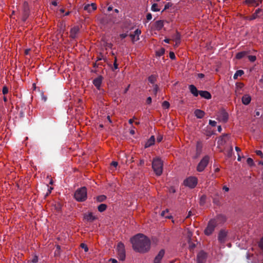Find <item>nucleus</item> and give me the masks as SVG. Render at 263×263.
<instances>
[{
	"instance_id": "obj_1",
	"label": "nucleus",
	"mask_w": 263,
	"mask_h": 263,
	"mask_svg": "<svg viewBox=\"0 0 263 263\" xmlns=\"http://www.w3.org/2000/svg\"><path fill=\"white\" fill-rule=\"evenodd\" d=\"M133 249L136 252L144 253L151 248L150 240L142 234H138L131 238Z\"/></svg>"
},
{
	"instance_id": "obj_2",
	"label": "nucleus",
	"mask_w": 263,
	"mask_h": 263,
	"mask_svg": "<svg viewBox=\"0 0 263 263\" xmlns=\"http://www.w3.org/2000/svg\"><path fill=\"white\" fill-rule=\"evenodd\" d=\"M75 199L79 202H83L87 199V189L83 186L78 189L74 194Z\"/></svg>"
},
{
	"instance_id": "obj_3",
	"label": "nucleus",
	"mask_w": 263,
	"mask_h": 263,
	"mask_svg": "<svg viewBox=\"0 0 263 263\" xmlns=\"http://www.w3.org/2000/svg\"><path fill=\"white\" fill-rule=\"evenodd\" d=\"M152 167L156 175L160 176L163 170V163L161 160L159 158L154 159L152 162Z\"/></svg>"
},
{
	"instance_id": "obj_4",
	"label": "nucleus",
	"mask_w": 263,
	"mask_h": 263,
	"mask_svg": "<svg viewBox=\"0 0 263 263\" xmlns=\"http://www.w3.org/2000/svg\"><path fill=\"white\" fill-rule=\"evenodd\" d=\"M210 157L208 156H205L199 162L197 166V171L199 172H202L209 164Z\"/></svg>"
},
{
	"instance_id": "obj_5",
	"label": "nucleus",
	"mask_w": 263,
	"mask_h": 263,
	"mask_svg": "<svg viewBox=\"0 0 263 263\" xmlns=\"http://www.w3.org/2000/svg\"><path fill=\"white\" fill-rule=\"evenodd\" d=\"M197 182L198 179L197 177L191 176L184 180V184L191 189H193L196 186Z\"/></svg>"
},
{
	"instance_id": "obj_6",
	"label": "nucleus",
	"mask_w": 263,
	"mask_h": 263,
	"mask_svg": "<svg viewBox=\"0 0 263 263\" xmlns=\"http://www.w3.org/2000/svg\"><path fill=\"white\" fill-rule=\"evenodd\" d=\"M217 226V222L215 220H211L209 221L208 224L204 230V234L206 235H211L214 231Z\"/></svg>"
},
{
	"instance_id": "obj_7",
	"label": "nucleus",
	"mask_w": 263,
	"mask_h": 263,
	"mask_svg": "<svg viewBox=\"0 0 263 263\" xmlns=\"http://www.w3.org/2000/svg\"><path fill=\"white\" fill-rule=\"evenodd\" d=\"M117 250L119 259L122 261L124 260L125 258V251L124 244L122 242L118 243Z\"/></svg>"
},
{
	"instance_id": "obj_8",
	"label": "nucleus",
	"mask_w": 263,
	"mask_h": 263,
	"mask_svg": "<svg viewBox=\"0 0 263 263\" xmlns=\"http://www.w3.org/2000/svg\"><path fill=\"white\" fill-rule=\"evenodd\" d=\"M217 119L220 121L226 123L228 120L229 115L224 109H222L217 112Z\"/></svg>"
},
{
	"instance_id": "obj_9",
	"label": "nucleus",
	"mask_w": 263,
	"mask_h": 263,
	"mask_svg": "<svg viewBox=\"0 0 263 263\" xmlns=\"http://www.w3.org/2000/svg\"><path fill=\"white\" fill-rule=\"evenodd\" d=\"M30 14V10L27 2H25L23 4L22 21L25 22L28 17Z\"/></svg>"
},
{
	"instance_id": "obj_10",
	"label": "nucleus",
	"mask_w": 263,
	"mask_h": 263,
	"mask_svg": "<svg viewBox=\"0 0 263 263\" xmlns=\"http://www.w3.org/2000/svg\"><path fill=\"white\" fill-rule=\"evenodd\" d=\"M228 232L224 230H221L218 235V240L221 243H224L227 240Z\"/></svg>"
},
{
	"instance_id": "obj_11",
	"label": "nucleus",
	"mask_w": 263,
	"mask_h": 263,
	"mask_svg": "<svg viewBox=\"0 0 263 263\" xmlns=\"http://www.w3.org/2000/svg\"><path fill=\"white\" fill-rule=\"evenodd\" d=\"M207 258V254L203 251H200L197 254V263H205Z\"/></svg>"
},
{
	"instance_id": "obj_12",
	"label": "nucleus",
	"mask_w": 263,
	"mask_h": 263,
	"mask_svg": "<svg viewBox=\"0 0 263 263\" xmlns=\"http://www.w3.org/2000/svg\"><path fill=\"white\" fill-rule=\"evenodd\" d=\"M165 254V250L161 249L154 259V263H161V260Z\"/></svg>"
},
{
	"instance_id": "obj_13",
	"label": "nucleus",
	"mask_w": 263,
	"mask_h": 263,
	"mask_svg": "<svg viewBox=\"0 0 263 263\" xmlns=\"http://www.w3.org/2000/svg\"><path fill=\"white\" fill-rule=\"evenodd\" d=\"M103 79V77L102 76H99L97 78H95L92 81L93 84L98 90L100 89Z\"/></svg>"
},
{
	"instance_id": "obj_14",
	"label": "nucleus",
	"mask_w": 263,
	"mask_h": 263,
	"mask_svg": "<svg viewBox=\"0 0 263 263\" xmlns=\"http://www.w3.org/2000/svg\"><path fill=\"white\" fill-rule=\"evenodd\" d=\"M141 31L140 29H137L133 34H130L129 36L132 39L133 42L135 40L138 41L139 40V35L141 34Z\"/></svg>"
},
{
	"instance_id": "obj_15",
	"label": "nucleus",
	"mask_w": 263,
	"mask_h": 263,
	"mask_svg": "<svg viewBox=\"0 0 263 263\" xmlns=\"http://www.w3.org/2000/svg\"><path fill=\"white\" fill-rule=\"evenodd\" d=\"M96 9L97 6L95 3H91V4H87L85 5L84 7V9L89 13L91 12L92 11L95 10Z\"/></svg>"
},
{
	"instance_id": "obj_16",
	"label": "nucleus",
	"mask_w": 263,
	"mask_h": 263,
	"mask_svg": "<svg viewBox=\"0 0 263 263\" xmlns=\"http://www.w3.org/2000/svg\"><path fill=\"white\" fill-rule=\"evenodd\" d=\"M229 135L228 134H223L220 136L218 140V144L219 145H223L226 143L227 140L228 139Z\"/></svg>"
},
{
	"instance_id": "obj_17",
	"label": "nucleus",
	"mask_w": 263,
	"mask_h": 263,
	"mask_svg": "<svg viewBox=\"0 0 263 263\" xmlns=\"http://www.w3.org/2000/svg\"><path fill=\"white\" fill-rule=\"evenodd\" d=\"M164 26V21L162 20L157 21L154 24V29L156 30L159 31Z\"/></svg>"
},
{
	"instance_id": "obj_18",
	"label": "nucleus",
	"mask_w": 263,
	"mask_h": 263,
	"mask_svg": "<svg viewBox=\"0 0 263 263\" xmlns=\"http://www.w3.org/2000/svg\"><path fill=\"white\" fill-rule=\"evenodd\" d=\"M79 32V28L78 26H75L71 29L70 32V36L72 39H75L77 37V35Z\"/></svg>"
},
{
	"instance_id": "obj_19",
	"label": "nucleus",
	"mask_w": 263,
	"mask_h": 263,
	"mask_svg": "<svg viewBox=\"0 0 263 263\" xmlns=\"http://www.w3.org/2000/svg\"><path fill=\"white\" fill-rule=\"evenodd\" d=\"M84 217L86 220L90 222L93 221L97 218V217L93 215L92 213H89L87 214H85Z\"/></svg>"
},
{
	"instance_id": "obj_20",
	"label": "nucleus",
	"mask_w": 263,
	"mask_h": 263,
	"mask_svg": "<svg viewBox=\"0 0 263 263\" xmlns=\"http://www.w3.org/2000/svg\"><path fill=\"white\" fill-rule=\"evenodd\" d=\"M173 40L175 42V46H178L180 43L181 34L178 31L172 36Z\"/></svg>"
},
{
	"instance_id": "obj_21",
	"label": "nucleus",
	"mask_w": 263,
	"mask_h": 263,
	"mask_svg": "<svg viewBox=\"0 0 263 263\" xmlns=\"http://www.w3.org/2000/svg\"><path fill=\"white\" fill-rule=\"evenodd\" d=\"M199 95L202 97L206 99H210L212 98L211 93L206 90H200Z\"/></svg>"
},
{
	"instance_id": "obj_22",
	"label": "nucleus",
	"mask_w": 263,
	"mask_h": 263,
	"mask_svg": "<svg viewBox=\"0 0 263 263\" xmlns=\"http://www.w3.org/2000/svg\"><path fill=\"white\" fill-rule=\"evenodd\" d=\"M242 102L244 105H248L251 101V97L249 95H245L242 97Z\"/></svg>"
},
{
	"instance_id": "obj_23",
	"label": "nucleus",
	"mask_w": 263,
	"mask_h": 263,
	"mask_svg": "<svg viewBox=\"0 0 263 263\" xmlns=\"http://www.w3.org/2000/svg\"><path fill=\"white\" fill-rule=\"evenodd\" d=\"M189 89L194 96L197 97L198 95H199L200 90H198L197 88L194 85H190L189 86Z\"/></svg>"
},
{
	"instance_id": "obj_24",
	"label": "nucleus",
	"mask_w": 263,
	"mask_h": 263,
	"mask_svg": "<svg viewBox=\"0 0 263 263\" xmlns=\"http://www.w3.org/2000/svg\"><path fill=\"white\" fill-rule=\"evenodd\" d=\"M262 12V9L258 8L256 10L255 12L249 17L248 20L250 21L254 20L259 17V14Z\"/></svg>"
},
{
	"instance_id": "obj_25",
	"label": "nucleus",
	"mask_w": 263,
	"mask_h": 263,
	"mask_svg": "<svg viewBox=\"0 0 263 263\" xmlns=\"http://www.w3.org/2000/svg\"><path fill=\"white\" fill-rule=\"evenodd\" d=\"M155 137L154 136H152L151 138L147 140V141L146 142L145 144V147L147 148L148 147H150L151 146L153 145L155 143Z\"/></svg>"
},
{
	"instance_id": "obj_26",
	"label": "nucleus",
	"mask_w": 263,
	"mask_h": 263,
	"mask_svg": "<svg viewBox=\"0 0 263 263\" xmlns=\"http://www.w3.org/2000/svg\"><path fill=\"white\" fill-rule=\"evenodd\" d=\"M195 116L198 119L202 118L205 114V112L200 109H196L195 111Z\"/></svg>"
},
{
	"instance_id": "obj_27",
	"label": "nucleus",
	"mask_w": 263,
	"mask_h": 263,
	"mask_svg": "<svg viewBox=\"0 0 263 263\" xmlns=\"http://www.w3.org/2000/svg\"><path fill=\"white\" fill-rule=\"evenodd\" d=\"M157 76L154 74H152L148 78V80L153 85L155 84V82L157 81Z\"/></svg>"
},
{
	"instance_id": "obj_28",
	"label": "nucleus",
	"mask_w": 263,
	"mask_h": 263,
	"mask_svg": "<svg viewBox=\"0 0 263 263\" xmlns=\"http://www.w3.org/2000/svg\"><path fill=\"white\" fill-rule=\"evenodd\" d=\"M107 209V205L105 204L102 203L100 204L98 207V210L100 212H103Z\"/></svg>"
},
{
	"instance_id": "obj_29",
	"label": "nucleus",
	"mask_w": 263,
	"mask_h": 263,
	"mask_svg": "<svg viewBox=\"0 0 263 263\" xmlns=\"http://www.w3.org/2000/svg\"><path fill=\"white\" fill-rule=\"evenodd\" d=\"M244 71L242 70H238L236 71V73L234 74L233 76L234 79H237L238 77H240L242 74H243Z\"/></svg>"
},
{
	"instance_id": "obj_30",
	"label": "nucleus",
	"mask_w": 263,
	"mask_h": 263,
	"mask_svg": "<svg viewBox=\"0 0 263 263\" xmlns=\"http://www.w3.org/2000/svg\"><path fill=\"white\" fill-rule=\"evenodd\" d=\"M246 54H247V52L246 51L239 52L237 53V54L236 55V58L237 59H241L242 58H243L246 55Z\"/></svg>"
},
{
	"instance_id": "obj_31",
	"label": "nucleus",
	"mask_w": 263,
	"mask_h": 263,
	"mask_svg": "<svg viewBox=\"0 0 263 263\" xmlns=\"http://www.w3.org/2000/svg\"><path fill=\"white\" fill-rule=\"evenodd\" d=\"M188 243H189V249L192 251L194 249V248L196 246V244L194 242H193L192 240H187Z\"/></svg>"
},
{
	"instance_id": "obj_32",
	"label": "nucleus",
	"mask_w": 263,
	"mask_h": 263,
	"mask_svg": "<svg viewBox=\"0 0 263 263\" xmlns=\"http://www.w3.org/2000/svg\"><path fill=\"white\" fill-rule=\"evenodd\" d=\"M168 210L166 209L164 211H163L161 213V216L164 217L166 218H171L172 217L171 216H169L168 214Z\"/></svg>"
},
{
	"instance_id": "obj_33",
	"label": "nucleus",
	"mask_w": 263,
	"mask_h": 263,
	"mask_svg": "<svg viewBox=\"0 0 263 263\" xmlns=\"http://www.w3.org/2000/svg\"><path fill=\"white\" fill-rule=\"evenodd\" d=\"M151 10L154 12H158L160 11V9L158 8V4L154 3L151 7Z\"/></svg>"
},
{
	"instance_id": "obj_34",
	"label": "nucleus",
	"mask_w": 263,
	"mask_h": 263,
	"mask_svg": "<svg viewBox=\"0 0 263 263\" xmlns=\"http://www.w3.org/2000/svg\"><path fill=\"white\" fill-rule=\"evenodd\" d=\"M165 49L163 48L156 51V55L158 57H161L164 54Z\"/></svg>"
},
{
	"instance_id": "obj_35",
	"label": "nucleus",
	"mask_w": 263,
	"mask_h": 263,
	"mask_svg": "<svg viewBox=\"0 0 263 263\" xmlns=\"http://www.w3.org/2000/svg\"><path fill=\"white\" fill-rule=\"evenodd\" d=\"M152 87H153V93L156 96L157 95V92L159 90V87L158 86V85L157 84H154Z\"/></svg>"
},
{
	"instance_id": "obj_36",
	"label": "nucleus",
	"mask_w": 263,
	"mask_h": 263,
	"mask_svg": "<svg viewBox=\"0 0 263 263\" xmlns=\"http://www.w3.org/2000/svg\"><path fill=\"white\" fill-rule=\"evenodd\" d=\"M106 199L105 195H100L97 197V200L98 202H103Z\"/></svg>"
},
{
	"instance_id": "obj_37",
	"label": "nucleus",
	"mask_w": 263,
	"mask_h": 263,
	"mask_svg": "<svg viewBox=\"0 0 263 263\" xmlns=\"http://www.w3.org/2000/svg\"><path fill=\"white\" fill-rule=\"evenodd\" d=\"M247 164L251 166H253L254 165L253 160L251 158H248L247 159Z\"/></svg>"
},
{
	"instance_id": "obj_38",
	"label": "nucleus",
	"mask_w": 263,
	"mask_h": 263,
	"mask_svg": "<svg viewBox=\"0 0 263 263\" xmlns=\"http://www.w3.org/2000/svg\"><path fill=\"white\" fill-rule=\"evenodd\" d=\"M186 235L187 238V240H192V237L193 235L192 232L190 230H187Z\"/></svg>"
},
{
	"instance_id": "obj_39",
	"label": "nucleus",
	"mask_w": 263,
	"mask_h": 263,
	"mask_svg": "<svg viewBox=\"0 0 263 263\" xmlns=\"http://www.w3.org/2000/svg\"><path fill=\"white\" fill-rule=\"evenodd\" d=\"M170 105L169 102L166 101L162 103V106L164 108L168 109L170 107Z\"/></svg>"
},
{
	"instance_id": "obj_40",
	"label": "nucleus",
	"mask_w": 263,
	"mask_h": 263,
	"mask_svg": "<svg viewBox=\"0 0 263 263\" xmlns=\"http://www.w3.org/2000/svg\"><path fill=\"white\" fill-rule=\"evenodd\" d=\"M236 88L237 90L241 89L244 86V84L242 83H237L236 84Z\"/></svg>"
},
{
	"instance_id": "obj_41",
	"label": "nucleus",
	"mask_w": 263,
	"mask_h": 263,
	"mask_svg": "<svg viewBox=\"0 0 263 263\" xmlns=\"http://www.w3.org/2000/svg\"><path fill=\"white\" fill-rule=\"evenodd\" d=\"M245 3L248 5H254V3H256L255 0H245Z\"/></svg>"
},
{
	"instance_id": "obj_42",
	"label": "nucleus",
	"mask_w": 263,
	"mask_h": 263,
	"mask_svg": "<svg viewBox=\"0 0 263 263\" xmlns=\"http://www.w3.org/2000/svg\"><path fill=\"white\" fill-rule=\"evenodd\" d=\"M259 248L263 251V237L261 238L258 243Z\"/></svg>"
},
{
	"instance_id": "obj_43",
	"label": "nucleus",
	"mask_w": 263,
	"mask_h": 263,
	"mask_svg": "<svg viewBox=\"0 0 263 263\" xmlns=\"http://www.w3.org/2000/svg\"><path fill=\"white\" fill-rule=\"evenodd\" d=\"M248 59L251 62H253L256 60V58L254 55H249Z\"/></svg>"
},
{
	"instance_id": "obj_44",
	"label": "nucleus",
	"mask_w": 263,
	"mask_h": 263,
	"mask_svg": "<svg viewBox=\"0 0 263 263\" xmlns=\"http://www.w3.org/2000/svg\"><path fill=\"white\" fill-rule=\"evenodd\" d=\"M3 93L4 95H6L7 93H8V88L7 86H4L3 87Z\"/></svg>"
},
{
	"instance_id": "obj_45",
	"label": "nucleus",
	"mask_w": 263,
	"mask_h": 263,
	"mask_svg": "<svg viewBox=\"0 0 263 263\" xmlns=\"http://www.w3.org/2000/svg\"><path fill=\"white\" fill-rule=\"evenodd\" d=\"M81 247L83 249H84L85 252H87L88 251V248L86 245L85 243H81Z\"/></svg>"
},
{
	"instance_id": "obj_46",
	"label": "nucleus",
	"mask_w": 263,
	"mask_h": 263,
	"mask_svg": "<svg viewBox=\"0 0 263 263\" xmlns=\"http://www.w3.org/2000/svg\"><path fill=\"white\" fill-rule=\"evenodd\" d=\"M169 56H170V59L172 60H175L176 58L175 53L172 51H171L170 52Z\"/></svg>"
},
{
	"instance_id": "obj_47",
	"label": "nucleus",
	"mask_w": 263,
	"mask_h": 263,
	"mask_svg": "<svg viewBox=\"0 0 263 263\" xmlns=\"http://www.w3.org/2000/svg\"><path fill=\"white\" fill-rule=\"evenodd\" d=\"M216 122L213 120H210L209 121V124L212 126H215L216 125Z\"/></svg>"
},
{
	"instance_id": "obj_48",
	"label": "nucleus",
	"mask_w": 263,
	"mask_h": 263,
	"mask_svg": "<svg viewBox=\"0 0 263 263\" xmlns=\"http://www.w3.org/2000/svg\"><path fill=\"white\" fill-rule=\"evenodd\" d=\"M152 18V15L151 13H148L146 15V20L147 21L151 20Z\"/></svg>"
},
{
	"instance_id": "obj_49",
	"label": "nucleus",
	"mask_w": 263,
	"mask_h": 263,
	"mask_svg": "<svg viewBox=\"0 0 263 263\" xmlns=\"http://www.w3.org/2000/svg\"><path fill=\"white\" fill-rule=\"evenodd\" d=\"M38 261V257L36 255L34 256L33 259L31 260V262L33 263H36Z\"/></svg>"
},
{
	"instance_id": "obj_50",
	"label": "nucleus",
	"mask_w": 263,
	"mask_h": 263,
	"mask_svg": "<svg viewBox=\"0 0 263 263\" xmlns=\"http://www.w3.org/2000/svg\"><path fill=\"white\" fill-rule=\"evenodd\" d=\"M256 154L258 156H260L261 157H263V154L261 151L257 150L256 151Z\"/></svg>"
},
{
	"instance_id": "obj_51",
	"label": "nucleus",
	"mask_w": 263,
	"mask_h": 263,
	"mask_svg": "<svg viewBox=\"0 0 263 263\" xmlns=\"http://www.w3.org/2000/svg\"><path fill=\"white\" fill-rule=\"evenodd\" d=\"M114 69H117L118 68V65L117 63V59H115V60L114 63Z\"/></svg>"
},
{
	"instance_id": "obj_52",
	"label": "nucleus",
	"mask_w": 263,
	"mask_h": 263,
	"mask_svg": "<svg viewBox=\"0 0 263 263\" xmlns=\"http://www.w3.org/2000/svg\"><path fill=\"white\" fill-rule=\"evenodd\" d=\"M52 190H53V187H50L49 188H48V190L47 193L46 194V196H48L51 193V191Z\"/></svg>"
},
{
	"instance_id": "obj_53",
	"label": "nucleus",
	"mask_w": 263,
	"mask_h": 263,
	"mask_svg": "<svg viewBox=\"0 0 263 263\" xmlns=\"http://www.w3.org/2000/svg\"><path fill=\"white\" fill-rule=\"evenodd\" d=\"M103 55L101 53H100V55L97 57V60L96 61H99L103 59Z\"/></svg>"
},
{
	"instance_id": "obj_54",
	"label": "nucleus",
	"mask_w": 263,
	"mask_h": 263,
	"mask_svg": "<svg viewBox=\"0 0 263 263\" xmlns=\"http://www.w3.org/2000/svg\"><path fill=\"white\" fill-rule=\"evenodd\" d=\"M152 103V98L151 97H149L146 99V103L148 104H150Z\"/></svg>"
},
{
	"instance_id": "obj_55",
	"label": "nucleus",
	"mask_w": 263,
	"mask_h": 263,
	"mask_svg": "<svg viewBox=\"0 0 263 263\" xmlns=\"http://www.w3.org/2000/svg\"><path fill=\"white\" fill-rule=\"evenodd\" d=\"M127 36V33H122V34H120V37L122 39L125 38Z\"/></svg>"
},
{
	"instance_id": "obj_56",
	"label": "nucleus",
	"mask_w": 263,
	"mask_h": 263,
	"mask_svg": "<svg viewBox=\"0 0 263 263\" xmlns=\"http://www.w3.org/2000/svg\"><path fill=\"white\" fill-rule=\"evenodd\" d=\"M162 136H161V135H159V136L157 137V141H158V142H161V141H162Z\"/></svg>"
},
{
	"instance_id": "obj_57",
	"label": "nucleus",
	"mask_w": 263,
	"mask_h": 263,
	"mask_svg": "<svg viewBox=\"0 0 263 263\" xmlns=\"http://www.w3.org/2000/svg\"><path fill=\"white\" fill-rule=\"evenodd\" d=\"M111 165L114 167H117L118 165V162L116 161H112L111 163Z\"/></svg>"
},
{
	"instance_id": "obj_58",
	"label": "nucleus",
	"mask_w": 263,
	"mask_h": 263,
	"mask_svg": "<svg viewBox=\"0 0 263 263\" xmlns=\"http://www.w3.org/2000/svg\"><path fill=\"white\" fill-rule=\"evenodd\" d=\"M198 77L200 79H202L204 77V74L203 73H198Z\"/></svg>"
},
{
	"instance_id": "obj_59",
	"label": "nucleus",
	"mask_w": 263,
	"mask_h": 263,
	"mask_svg": "<svg viewBox=\"0 0 263 263\" xmlns=\"http://www.w3.org/2000/svg\"><path fill=\"white\" fill-rule=\"evenodd\" d=\"M222 189L226 192H228L229 191V188L225 185L223 186Z\"/></svg>"
},
{
	"instance_id": "obj_60",
	"label": "nucleus",
	"mask_w": 263,
	"mask_h": 263,
	"mask_svg": "<svg viewBox=\"0 0 263 263\" xmlns=\"http://www.w3.org/2000/svg\"><path fill=\"white\" fill-rule=\"evenodd\" d=\"M194 215V214L192 213V212L191 211H190L189 212V213H188V215H187L186 218H189V217H190V216H191L192 215Z\"/></svg>"
},
{
	"instance_id": "obj_61",
	"label": "nucleus",
	"mask_w": 263,
	"mask_h": 263,
	"mask_svg": "<svg viewBox=\"0 0 263 263\" xmlns=\"http://www.w3.org/2000/svg\"><path fill=\"white\" fill-rule=\"evenodd\" d=\"M129 87H130V85H128V86L125 89V90L124 91V93H126L127 92V91L129 89Z\"/></svg>"
},
{
	"instance_id": "obj_62",
	"label": "nucleus",
	"mask_w": 263,
	"mask_h": 263,
	"mask_svg": "<svg viewBox=\"0 0 263 263\" xmlns=\"http://www.w3.org/2000/svg\"><path fill=\"white\" fill-rule=\"evenodd\" d=\"M97 61H96V62L93 63V67L94 68H97L98 67V63H97Z\"/></svg>"
},
{
	"instance_id": "obj_63",
	"label": "nucleus",
	"mask_w": 263,
	"mask_h": 263,
	"mask_svg": "<svg viewBox=\"0 0 263 263\" xmlns=\"http://www.w3.org/2000/svg\"><path fill=\"white\" fill-rule=\"evenodd\" d=\"M30 49H26V50H25V54H26V55H27V54H29V52H30Z\"/></svg>"
},
{
	"instance_id": "obj_64",
	"label": "nucleus",
	"mask_w": 263,
	"mask_h": 263,
	"mask_svg": "<svg viewBox=\"0 0 263 263\" xmlns=\"http://www.w3.org/2000/svg\"><path fill=\"white\" fill-rule=\"evenodd\" d=\"M110 261H111V263H117V260H116V259H112V258H111V259H110Z\"/></svg>"
}]
</instances>
